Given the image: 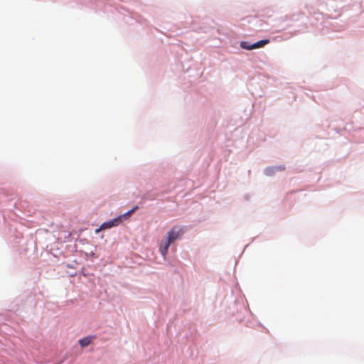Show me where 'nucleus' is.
I'll list each match as a JSON object with an SVG mask.
<instances>
[{
  "mask_svg": "<svg viewBox=\"0 0 364 364\" xmlns=\"http://www.w3.org/2000/svg\"><path fill=\"white\" fill-rule=\"evenodd\" d=\"M183 228L181 226H174L172 229L168 231L167 234V238L171 242H173L178 238L181 237L183 234Z\"/></svg>",
  "mask_w": 364,
  "mask_h": 364,
  "instance_id": "nucleus-1",
  "label": "nucleus"
},
{
  "mask_svg": "<svg viewBox=\"0 0 364 364\" xmlns=\"http://www.w3.org/2000/svg\"><path fill=\"white\" fill-rule=\"evenodd\" d=\"M122 222V217L119 216L113 220L102 223L100 226V229H107L114 226H117Z\"/></svg>",
  "mask_w": 364,
  "mask_h": 364,
  "instance_id": "nucleus-2",
  "label": "nucleus"
},
{
  "mask_svg": "<svg viewBox=\"0 0 364 364\" xmlns=\"http://www.w3.org/2000/svg\"><path fill=\"white\" fill-rule=\"evenodd\" d=\"M171 243L172 242L167 237L162 240L159 247V250L164 257H165L168 253L169 246Z\"/></svg>",
  "mask_w": 364,
  "mask_h": 364,
  "instance_id": "nucleus-3",
  "label": "nucleus"
},
{
  "mask_svg": "<svg viewBox=\"0 0 364 364\" xmlns=\"http://www.w3.org/2000/svg\"><path fill=\"white\" fill-rule=\"evenodd\" d=\"M269 43V40H268V39L261 40V41L256 42L255 43H253L252 47H253V49L261 48V47H263L264 46L267 45Z\"/></svg>",
  "mask_w": 364,
  "mask_h": 364,
  "instance_id": "nucleus-4",
  "label": "nucleus"
},
{
  "mask_svg": "<svg viewBox=\"0 0 364 364\" xmlns=\"http://www.w3.org/2000/svg\"><path fill=\"white\" fill-rule=\"evenodd\" d=\"M92 342V338L90 336L85 337L79 340V343L81 347H86Z\"/></svg>",
  "mask_w": 364,
  "mask_h": 364,
  "instance_id": "nucleus-5",
  "label": "nucleus"
},
{
  "mask_svg": "<svg viewBox=\"0 0 364 364\" xmlns=\"http://www.w3.org/2000/svg\"><path fill=\"white\" fill-rule=\"evenodd\" d=\"M240 46L243 49H246V50H252L253 49L252 44H250L248 42H246V41H242L240 44Z\"/></svg>",
  "mask_w": 364,
  "mask_h": 364,
  "instance_id": "nucleus-6",
  "label": "nucleus"
},
{
  "mask_svg": "<svg viewBox=\"0 0 364 364\" xmlns=\"http://www.w3.org/2000/svg\"><path fill=\"white\" fill-rule=\"evenodd\" d=\"M138 209V206L134 207L132 210H129L126 213H124L123 215H121L123 218H127L132 215V213H134L136 210Z\"/></svg>",
  "mask_w": 364,
  "mask_h": 364,
  "instance_id": "nucleus-7",
  "label": "nucleus"
},
{
  "mask_svg": "<svg viewBox=\"0 0 364 364\" xmlns=\"http://www.w3.org/2000/svg\"><path fill=\"white\" fill-rule=\"evenodd\" d=\"M138 209V206L134 207L132 210H129L126 213H124L123 215H121L123 218H127L132 215V213H134L136 210Z\"/></svg>",
  "mask_w": 364,
  "mask_h": 364,
  "instance_id": "nucleus-8",
  "label": "nucleus"
},
{
  "mask_svg": "<svg viewBox=\"0 0 364 364\" xmlns=\"http://www.w3.org/2000/svg\"><path fill=\"white\" fill-rule=\"evenodd\" d=\"M101 230H102V229H100V228H98V229H97V230H95V232H96V233H97V232H99Z\"/></svg>",
  "mask_w": 364,
  "mask_h": 364,
  "instance_id": "nucleus-9",
  "label": "nucleus"
},
{
  "mask_svg": "<svg viewBox=\"0 0 364 364\" xmlns=\"http://www.w3.org/2000/svg\"><path fill=\"white\" fill-rule=\"evenodd\" d=\"M278 169H279V170H284V166H280V167H279V168H278Z\"/></svg>",
  "mask_w": 364,
  "mask_h": 364,
  "instance_id": "nucleus-10",
  "label": "nucleus"
}]
</instances>
